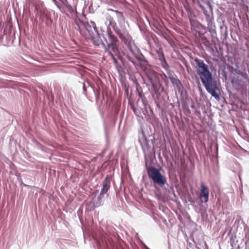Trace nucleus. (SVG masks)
Masks as SVG:
<instances>
[{
	"label": "nucleus",
	"mask_w": 249,
	"mask_h": 249,
	"mask_svg": "<svg viewBox=\"0 0 249 249\" xmlns=\"http://www.w3.org/2000/svg\"><path fill=\"white\" fill-rule=\"evenodd\" d=\"M102 36L104 41L102 40L99 34L96 32L92 36V42L96 46L102 45L105 54L111 58L115 65L117 71L121 74V67H119L118 63V59L121 57L119 41L113 35L109 27L107 28L106 31H103Z\"/></svg>",
	"instance_id": "nucleus-1"
},
{
	"label": "nucleus",
	"mask_w": 249,
	"mask_h": 249,
	"mask_svg": "<svg viewBox=\"0 0 249 249\" xmlns=\"http://www.w3.org/2000/svg\"><path fill=\"white\" fill-rule=\"evenodd\" d=\"M127 46L129 51L124 54L122 63L130 79L132 74L138 72V67L145 69L148 66V62L134 43Z\"/></svg>",
	"instance_id": "nucleus-2"
},
{
	"label": "nucleus",
	"mask_w": 249,
	"mask_h": 249,
	"mask_svg": "<svg viewBox=\"0 0 249 249\" xmlns=\"http://www.w3.org/2000/svg\"><path fill=\"white\" fill-rule=\"evenodd\" d=\"M192 59L196 63L195 67L196 73L199 75L206 90L212 96L215 98L218 97L219 95L216 94V90H218L219 89L209 66L202 59L197 57L192 58Z\"/></svg>",
	"instance_id": "nucleus-3"
},
{
	"label": "nucleus",
	"mask_w": 249,
	"mask_h": 249,
	"mask_svg": "<svg viewBox=\"0 0 249 249\" xmlns=\"http://www.w3.org/2000/svg\"><path fill=\"white\" fill-rule=\"evenodd\" d=\"M147 80L150 82L152 88L150 92L152 95L157 108L159 110H162V106L164 105V97L166 95L163 87L160 82L159 74L149 67V65L145 69H142Z\"/></svg>",
	"instance_id": "nucleus-4"
},
{
	"label": "nucleus",
	"mask_w": 249,
	"mask_h": 249,
	"mask_svg": "<svg viewBox=\"0 0 249 249\" xmlns=\"http://www.w3.org/2000/svg\"><path fill=\"white\" fill-rule=\"evenodd\" d=\"M145 165L148 177L155 184H158L162 187L166 184V178L161 174L159 169L154 166L148 167L147 162L145 163Z\"/></svg>",
	"instance_id": "nucleus-5"
},
{
	"label": "nucleus",
	"mask_w": 249,
	"mask_h": 249,
	"mask_svg": "<svg viewBox=\"0 0 249 249\" xmlns=\"http://www.w3.org/2000/svg\"><path fill=\"white\" fill-rule=\"evenodd\" d=\"M139 142L144 154L145 162H147V157L149 156L151 153V150L154 146V141L148 140L143 134L142 137L139 139Z\"/></svg>",
	"instance_id": "nucleus-6"
},
{
	"label": "nucleus",
	"mask_w": 249,
	"mask_h": 249,
	"mask_svg": "<svg viewBox=\"0 0 249 249\" xmlns=\"http://www.w3.org/2000/svg\"><path fill=\"white\" fill-rule=\"evenodd\" d=\"M131 107L135 114L140 119H143L146 118L148 116V108H150V107L148 103L138 105L135 107L134 105H131Z\"/></svg>",
	"instance_id": "nucleus-7"
},
{
	"label": "nucleus",
	"mask_w": 249,
	"mask_h": 249,
	"mask_svg": "<svg viewBox=\"0 0 249 249\" xmlns=\"http://www.w3.org/2000/svg\"><path fill=\"white\" fill-rule=\"evenodd\" d=\"M115 32L126 46L134 43L131 36L125 28L123 27H117L115 30Z\"/></svg>",
	"instance_id": "nucleus-8"
},
{
	"label": "nucleus",
	"mask_w": 249,
	"mask_h": 249,
	"mask_svg": "<svg viewBox=\"0 0 249 249\" xmlns=\"http://www.w3.org/2000/svg\"><path fill=\"white\" fill-rule=\"evenodd\" d=\"M207 22L206 30H207L210 34L212 40L214 42L218 40L217 36V32L216 30V26L214 20L213 16L210 18L206 20Z\"/></svg>",
	"instance_id": "nucleus-9"
},
{
	"label": "nucleus",
	"mask_w": 249,
	"mask_h": 249,
	"mask_svg": "<svg viewBox=\"0 0 249 249\" xmlns=\"http://www.w3.org/2000/svg\"><path fill=\"white\" fill-rule=\"evenodd\" d=\"M29 1L34 5L37 14L42 17L46 16V9L43 1L40 0H29Z\"/></svg>",
	"instance_id": "nucleus-10"
},
{
	"label": "nucleus",
	"mask_w": 249,
	"mask_h": 249,
	"mask_svg": "<svg viewBox=\"0 0 249 249\" xmlns=\"http://www.w3.org/2000/svg\"><path fill=\"white\" fill-rule=\"evenodd\" d=\"M168 78L170 80L173 87L179 93L182 94L183 90V85L173 72H169Z\"/></svg>",
	"instance_id": "nucleus-11"
},
{
	"label": "nucleus",
	"mask_w": 249,
	"mask_h": 249,
	"mask_svg": "<svg viewBox=\"0 0 249 249\" xmlns=\"http://www.w3.org/2000/svg\"><path fill=\"white\" fill-rule=\"evenodd\" d=\"M97 245L98 249H112L113 243L107 237H105L101 241H97Z\"/></svg>",
	"instance_id": "nucleus-12"
},
{
	"label": "nucleus",
	"mask_w": 249,
	"mask_h": 249,
	"mask_svg": "<svg viewBox=\"0 0 249 249\" xmlns=\"http://www.w3.org/2000/svg\"><path fill=\"white\" fill-rule=\"evenodd\" d=\"M200 188V200L202 202L206 203L209 199V191L208 187L205 186L203 183H201Z\"/></svg>",
	"instance_id": "nucleus-13"
},
{
	"label": "nucleus",
	"mask_w": 249,
	"mask_h": 249,
	"mask_svg": "<svg viewBox=\"0 0 249 249\" xmlns=\"http://www.w3.org/2000/svg\"><path fill=\"white\" fill-rule=\"evenodd\" d=\"M110 187V179L107 176L103 182V186L100 193V196H104L107 193V191Z\"/></svg>",
	"instance_id": "nucleus-14"
},
{
	"label": "nucleus",
	"mask_w": 249,
	"mask_h": 249,
	"mask_svg": "<svg viewBox=\"0 0 249 249\" xmlns=\"http://www.w3.org/2000/svg\"><path fill=\"white\" fill-rule=\"evenodd\" d=\"M190 103V98H188L184 100L181 103V107L184 114L188 117H190L192 114V111L189 108Z\"/></svg>",
	"instance_id": "nucleus-15"
},
{
	"label": "nucleus",
	"mask_w": 249,
	"mask_h": 249,
	"mask_svg": "<svg viewBox=\"0 0 249 249\" xmlns=\"http://www.w3.org/2000/svg\"><path fill=\"white\" fill-rule=\"evenodd\" d=\"M200 8L205 16L206 20L213 16V9L212 5H207V7L204 5L202 7Z\"/></svg>",
	"instance_id": "nucleus-16"
},
{
	"label": "nucleus",
	"mask_w": 249,
	"mask_h": 249,
	"mask_svg": "<svg viewBox=\"0 0 249 249\" xmlns=\"http://www.w3.org/2000/svg\"><path fill=\"white\" fill-rule=\"evenodd\" d=\"M189 20L191 26V29L192 30L197 29L200 30H206V26L203 25L202 24H201L197 20L191 18H189Z\"/></svg>",
	"instance_id": "nucleus-17"
},
{
	"label": "nucleus",
	"mask_w": 249,
	"mask_h": 249,
	"mask_svg": "<svg viewBox=\"0 0 249 249\" xmlns=\"http://www.w3.org/2000/svg\"><path fill=\"white\" fill-rule=\"evenodd\" d=\"M65 7L68 11L72 15H74L77 14L76 8L74 9L73 7L69 3L67 0H59Z\"/></svg>",
	"instance_id": "nucleus-18"
},
{
	"label": "nucleus",
	"mask_w": 249,
	"mask_h": 249,
	"mask_svg": "<svg viewBox=\"0 0 249 249\" xmlns=\"http://www.w3.org/2000/svg\"><path fill=\"white\" fill-rule=\"evenodd\" d=\"M105 199V196H99L97 197H94L92 199L93 205L94 207H99L103 205V202Z\"/></svg>",
	"instance_id": "nucleus-19"
},
{
	"label": "nucleus",
	"mask_w": 249,
	"mask_h": 249,
	"mask_svg": "<svg viewBox=\"0 0 249 249\" xmlns=\"http://www.w3.org/2000/svg\"><path fill=\"white\" fill-rule=\"evenodd\" d=\"M160 62V65L163 69H164L167 72V74L169 75V72H172L169 69V66L165 58L159 60Z\"/></svg>",
	"instance_id": "nucleus-20"
},
{
	"label": "nucleus",
	"mask_w": 249,
	"mask_h": 249,
	"mask_svg": "<svg viewBox=\"0 0 249 249\" xmlns=\"http://www.w3.org/2000/svg\"><path fill=\"white\" fill-rule=\"evenodd\" d=\"M190 105L189 108L190 107L192 109V111L193 113L196 115H200V112L198 111L195 107V102L190 98V103L189 104Z\"/></svg>",
	"instance_id": "nucleus-21"
},
{
	"label": "nucleus",
	"mask_w": 249,
	"mask_h": 249,
	"mask_svg": "<svg viewBox=\"0 0 249 249\" xmlns=\"http://www.w3.org/2000/svg\"><path fill=\"white\" fill-rule=\"evenodd\" d=\"M139 99L137 101L138 105L148 103L146 98L142 92H139Z\"/></svg>",
	"instance_id": "nucleus-22"
},
{
	"label": "nucleus",
	"mask_w": 249,
	"mask_h": 249,
	"mask_svg": "<svg viewBox=\"0 0 249 249\" xmlns=\"http://www.w3.org/2000/svg\"><path fill=\"white\" fill-rule=\"evenodd\" d=\"M224 22L225 20H222V24L220 26V29L221 33H224V35L226 37L228 35V31H227V27L224 26Z\"/></svg>",
	"instance_id": "nucleus-23"
},
{
	"label": "nucleus",
	"mask_w": 249,
	"mask_h": 249,
	"mask_svg": "<svg viewBox=\"0 0 249 249\" xmlns=\"http://www.w3.org/2000/svg\"><path fill=\"white\" fill-rule=\"evenodd\" d=\"M156 53L158 56V59L160 60V59H163L165 58L164 54L163 51L161 48H159L158 50H156Z\"/></svg>",
	"instance_id": "nucleus-24"
},
{
	"label": "nucleus",
	"mask_w": 249,
	"mask_h": 249,
	"mask_svg": "<svg viewBox=\"0 0 249 249\" xmlns=\"http://www.w3.org/2000/svg\"><path fill=\"white\" fill-rule=\"evenodd\" d=\"M204 34L201 33L200 32L198 33L199 36L202 38L201 39H202V41L203 44L205 45H206V44H208L209 43V41H208V40L207 39V38L206 37L203 36Z\"/></svg>",
	"instance_id": "nucleus-25"
},
{
	"label": "nucleus",
	"mask_w": 249,
	"mask_h": 249,
	"mask_svg": "<svg viewBox=\"0 0 249 249\" xmlns=\"http://www.w3.org/2000/svg\"><path fill=\"white\" fill-rule=\"evenodd\" d=\"M109 25L111 26L113 30L115 31V30L118 27L117 26L116 23L114 21H113L111 19L108 20Z\"/></svg>",
	"instance_id": "nucleus-26"
},
{
	"label": "nucleus",
	"mask_w": 249,
	"mask_h": 249,
	"mask_svg": "<svg viewBox=\"0 0 249 249\" xmlns=\"http://www.w3.org/2000/svg\"><path fill=\"white\" fill-rule=\"evenodd\" d=\"M115 13L116 14V16L120 20H124V17L122 12L115 11Z\"/></svg>",
	"instance_id": "nucleus-27"
},
{
	"label": "nucleus",
	"mask_w": 249,
	"mask_h": 249,
	"mask_svg": "<svg viewBox=\"0 0 249 249\" xmlns=\"http://www.w3.org/2000/svg\"><path fill=\"white\" fill-rule=\"evenodd\" d=\"M184 8L185 9L186 11L188 13H191L192 12V9L190 6L188 4L186 3L184 4Z\"/></svg>",
	"instance_id": "nucleus-28"
},
{
	"label": "nucleus",
	"mask_w": 249,
	"mask_h": 249,
	"mask_svg": "<svg viewBox=\"0 0 249 249\" xmlns=\"http://www.w3.org/2000/svg\"><path fill=\"white\" fill-rule=\"evenodd\" d=\"M199 7H202L204 4H205L204 0H195Z\"/></svg>",
	"instance_id": "nucleus-29"
},
{
	"label": "nucleus",
	"mask_w": 249,
	"mask_h": 249,
	"mask_svg": "<svg viewBox=\"0 0 249 249\" xmlns=\"http://www.w3.org/2000/svg\"><path fill=\"white\" fill-rule=\"evenodd\" d=\"M160 76L165 83L168 82V75L167 76V75H166L164 73H163L162 74H160Z\"/></svg>",
	"instance_id": "nucleus-30"
},
{
	"label": "nucleus",
	"mask_w": 249,
	"mask_h": 249,
	"mask_svg": "<svg viewBox=\"0 0 249 249\" xmlns=\"http://www.w3.org/2000/svg\"><path fill=\"white\" fill-rule=\"evenodd\" d=\"M245 238L247 241L249 242V229L245 233Z\"/></svg>",
	"instance_id": "nucleus-31"
},
{
	"label": "nucleus",
	"mask_w": 249,
	"mask_h": 249,
	"mask_svg": "<svg viewBox=\"0 0 249 249\" xmlns=\"http://www.w3.org/2000/svg\"><path fill=\"white\" fill-rule=\"evenodd\" d=\"M245 1L248 3H249V0H238V3L240 5H243Z\"/></svg>",
	"instance_id": "nucleus-32"
},
{
	"label": "nucleus",
	"mask_w": 249,
	"mask_h": 249,
	"mask_svg": "<svg viewBox=\"0 0 249 249\" xmlns=\"http://www.w3.org/2000/svg\"><path fill=\"white\" fill-rule=\"evenodd\" d=\"M83 93L84 94L86 95L87 90H86V84L85 83H83Z\"/></svg>",
	"instance_id": "nucleus-33"
},
{
	"label": "nucleus",
	"mask_w": 249,
	"mask_h": 249,
	"mask_svg": "<svg viewBox=\"0 0 249 249\" xmlns=\"http://www.w3.org/2000/svg\"><path fill=\"white\" fill-rule=\"evenodd\" d=\"M205 4L207 5H212V3L213 2L212 0H206V1H205Z\"/></svg>",
	"instance_id": "nucleus-34"
},
{
	"label": "nucleus",
	"mask_w": 249,
	"mask_h": 249,
	"mask_svg": "<svg viewBox=\"0 0 249 249\" xmlns=\"http://www.w3.org/2000/svg\"><path fill=\"white\" fill-rule=\"evenodd\" d=\"M52 0L53 1V2L54 3V4L56 6V7L60 9V6L58 4L57 1L56 0Z\"/></svg>",
	"instance_id": "nucleus-35"
},
{
	"label": "nucleus",
	"mask_w": 249,
	"mask_h": 249,
	"mask_svg": "<svg viewBox=\"0 0 249 249\" xmlns=\"http://www.w3.org/2000/svg\"><path fill=\"white\" fill-rule=\"evenodd\" d=\"M141 243H142V244L143 245V247L145 249H149L148 248V247L144 243H143L142 241H141Z\"/></svg>",
	"instance_id": "nucleus-36"
},
{
	"label": "nucleus",
	"mask_w": 249,
	"mask_h": 249,
	"mask_svg": "<svg viewBox=\"0 0 249 249\" xmlns=\"http://www.w3.org/2000/svg\"><path fill=\"white\" fill-rule=\"evenodd\" d=\"M124 89L126 92H128V87H127L126 85L124 86Z\"/></svg>",
	"instance_id": "nucleus-37"
},
{
	"label": "nucleus",
	"mask_w": 249,
	"mask_h": 249,
	"mask_svg": "<svg viewBox=\"0 0 249 249\" xmlns=\"http://www.w3.org/2000/svg\"><path fill=\"white\" fill-rule=\"evenodd\" d=\"M2 30H3L2 27L1 26H0V38H1V33L2 32Z\"/></svg>",
	"instance_id": "nucleus-38"
},
{
	"label": "nucleus",
	"mask_w": 249,
	"mask_h": 249,
	"mask_svg": "<svg viewBox=\"0 0 249 249\" xmlns=\"http://www.w3.org/2000/svg\"><path fill=\"white\" fill-rule=\"evenodd\" d=\"M215 147H216V154H218V145H217V144H216Z\"/></svg>",
	"instance_id": "nucleus-39"
},
{
	"label": "nucleus",
	"mask_w": 249,
	"mask_h": 249,
	"mask_svg": "<svg viewBox=\"0 0 249 249\" xmlns=\"http://www.w3.org/2000/svg\"><path fill=\"white\" fill-rule=\"evenodd\" d=\"M138 27H139V28L140 29V31L142 32V29L141 28V27L140 26H139V25H138Z\"/></svg>",
	"instance_id": "nucleus-40"
}]
</instances>
